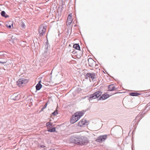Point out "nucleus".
I'll return each instance as SVG.
<instances>
[{
	"mask_svg": "<svg viewBox=\"0 0 150 150\" xmlns=\"http://www.w3.org/2000/svg\"><path fill=\"white\" fill-rule=\"evenodd\" d=\"M109 90L110 91H116L117 88H116L114 86L113 84L109 85L108 87Z\"/></svg>",
	"mask_w": 150,
	"mask_h": 150,
	"instance_id": "7",
	"label": "nucleus"
},
{
	"mask_svg": "<svg viewBox=\"0 0 150 150\" xmlns=\"http://www.w3.org/2000/svg\"><path fill=\"white\" fill-rule=\"evenodd\" d=\"M11 36H12V37H13V36H10V37H11Z\"/></svg>",
	"mask_w": 150,
	"mask_h": 150,
	"instance_id": "33",
	"label": "nucleus"
},
{
	"mask_svg": "<svg viewBox=\"0 0 150 150\" xmlns=\"http://www.w3.org/2000/svg\"><path fill=\"white\" fill-rule=\"evenodd\" d=\"M52 123H51L50 122H48L46 123V125L47 127V128H51L52 126Z\"/></svg>",
	"mask_w": 150,
	"mask_h": 150,
	"instance_id": "19",
	"label": "nucleus"
},
{
	"mask_svg": "<svg viewBox=\"0 0 150 150\" xmlns=\"http://www.w3.org/2000/svg\"><path fill=\"white\" fill-rule=\"evenodd\" d=\"M14 38H11V39H10V42H11V43H14L15 42L14 41Z\"/></svg>",
	"mask_w": 150,
	"mask_h": 150,
	"instance_id": "24",
	"label": "nucleus"
},
{
	"mask_svg": "<svg viewBox=\"0 0 150 150\" xmlns=\"http://www.w3.org/2000/svg\"><path fill=\"white\" fill-rule=\"evenodd\" d=\"M57 114L58 112L57 111H55L52 113V114L54 115H56Z\"/></svg>",
	"mask_w": 150,
	"mask_h": 150,
	"instance_id": "26",
	"label": "nucleus"
},
{
	"mask_svg": "<svg viewBox=\"0 0 150 150\" xmlns=\"http://www.w3.org/2000/svg\"><path fill=\"white\" fill-rule=\"evenodd\" d=\"M5 62H2L1 61H0V63H5Z\"/></svg>",
	"mask_w": 150,
	"mask_h": 150,
	"instance_id": "32",
	"label": "nucleus"
},
{
	"mask_svg": "<svg viewBox=\"0 0 150 150\" xmlns=\"http://www.w3.org/2000/svg\"><path fill=\"white\" fill-rule=\"evenodd\" d=\"M47 105V103H46L45 105L43 106V107L42 108L40 112L42 111H43L45 109Z\"/></svg>",
	"mask_w": 150,
	"mask_h": 150,
	"instance_id": "22",
	"label": "nucleus"
},
{
	"mask_svg": "<svg viewBox=\"0 0 150 150\" xmlns=\"http://www.w3.org/2000/svg\"><path fill=\"white\" fill-rule=\"evenodd\" d=\"M94 93L96 96H95L96 97V98H97L102 95V92L99 91Z\"/></svg>",
	"mask_w": 150,
	"mask_h": 150,
	"instance_id": "12",
	"label": "nucleus"
},
{
	"mask_svg": "<svg viewBox=\"0 0 150 150\" xmlns=\"http://www.w3.org/2000/svg\"><path fill=\"white\" fill-rule=\"evenodd\" d=\"M73 47L77 50H80V47L79 45L78 44H75L73 46Z\"/></svg>",
	"mask_w": 150,
	"mask_h": 150,
	"instance_id": "15",
	"label": "nucleus"
},
{
	"mask_svg": "<svg viewBox=\"0 0 150 150\" xmlns=\"http://www.w3.org/2000/svg\"><path fill=\"white\" fill-rule=\"evenodd\" d=\"M96 76V74L94 73H90V77L93 80L95 78Z\"/></svg>",
	"mask_w": 150,
	"mask_h": 150,
	"instance_id": "17",
	"label": "nucleus"
},
{
	"mask_svg": "<svg viewBox=\"0 0 150 150\" xmlns=\"http://www.w3.org/2000/svg\"><path fill=\"white\" fill-rule=\"evenodd\" d=\"M14 27L13 26V22H12V24L11 25H10V29H11L12 28H14Z\"/></svg>",
	"mask_w": 150,
	"mask_h": 150,
	"instance_id": "27",
	"label": "nucleus"
},
{
	"mask_svg": "<svg viewBox=\"0 0 150 150\" xmlns=\"http://www.w3.org/2000/svg\"><path fill=\"white\" fill-rule=\"evenodd\" d=\"M71 142L79 145H83L87 144L88 140L86 137L83 136H73L70 139Z\"/></svg>",
	"mask_w": 150,
	"mask_h": 150,
	"instance_id": "1",
	"label": "nucleus"
},
{
	"mask_svg": "<svg viewBox=\"0 0 150 150\" xmlns=\"http://www.w3.org/2000/svg\"><path fill=\"white\" fill-rule=\"evenodd\" d=\"M46 29L43 26H41L39 29V36L41 37L45 33Z\"/></svg>",
	"mask_w": 150,
	"mask_h": 150,
	"instance_id": "3",
	"label": "nucleus"
},
{
	"mask_svg": "<svg viewBox=\"0 0 150 150\" xmlns=\"http://www.w3.org/2000/svg\"><path fill=\"white\" fill-rule=\"evenodd\" d=\"M5 24H6V26L7 28H9V25L8 24H7V23H6Z\"/></svg>",
	"mask_w": 150,
	"mask_h": 150,
	"instance_id": "29",
	"label": "nucleus"
},
{
	"mask_svg": "<svg viewBox=\"0 0 150 150\" xmlns=\"http://www.w3.org/2000/svg\"><path fill=\"white\" fill-rule=\"evenodd\" d=\"M86 122V120L85 119H82L79 122V125L80 126H82V125H84L85 123Z\"/></svg>",
	"mask_w": 150,
	"mask_h": 150,
	"instance_id": "11",
	"label": "nucleus"
},
{
	"mask_svg": "<svg viewBox=\"0 0 150 150\" xmlns=\"http://www.w3.org/2000/svg\"><path fill=\"white\" fill-rule=\"evenodd\" d=\"M141 94L140 93L135 92H132L130 93L129 95L132 96H138Z\"/></svg>",
	"mask_w": 150,
	"mask_h": 150,
	"instance_id": "14",
	"label": "nucleus"
},
{
	"mask_svg": "<svg viewBox=\"0 0 150 150\" xmlns=\"http://www.w3.org/2000/svg\"><path fill=\"white\" fill-rule=\"evenodd\" d=\"M75 113V116H77L80 119L81 117L84 114V112L82 111H79Z\"/></svg>",
	"mask_w": 150,
	"mask_h": 150,
	"instance_id": "9",
	"label": "nucleus"
},
{
	"mask_svg": "<svg viewBox=\"0 0 150 150\" xmlns=\"http://www.w3.org/2000/svg\"><path fill=\"white\" fill-rule=\"evenodd\" d=\"M30 101H32L33 100L32 98H30Z\"/></svg>",
	"mask_w": 150,
	"mask_h": 150,
	"instance_id": "31",
	"label": "nucleus"
},
{
	"mask_svg": "<svg viewBox=\"0 0 150 150\" xmlns=\"http://www.w3.org/2000/svg\"><path fill=\"white\" fill-rule=\"evenodd\" d=\"M142 117V114L140 115H138L136 118V120H140Z\"/></svg>",
	"mask_w": 150,
	"mask_h": 150,
	"instance_id": "21",
	"label": "nucleus"
},
{
	"mask_svg": "<svg viewBox=\"0 0 150 150\" xmlns=\"http://www.w3.org/2000/svg\"><path fill=\"white\" fill-rule=\"evenodd\" d=\"M110 96L108 94H104L102 95L99 98V100H104L108 98Z\"/></svg>",
	"mask_w": 150,
	"mask_h": 150,
	"instance_id": "6",
	"label": "nucleus"
},
{
	"mask_svg": "<svg viewBox=\"0 0 150 150\" xmlns=\"http://www.w3.org/2000/svg\"><path fill=\"white\" fill-rule=\"evenodd\" d=\"M42 86V85L40 83V81L36 86L35 87L36 90H39L41 88Z\"/></svg>",
	"mask_w": 150,
	"mask_h": 150,
	"instance_id": "10",
	"label": "nucleus"
},
{
	"mask_svg": "<svg viewBox=\"0 0 150 150\" xmlns=\"http://www.w3.org/2000/svg\"><path fill=\"white\" fill-rule=\"evenodd\" d=\"M48 131L51 132H55L56 131V129L55 127H54L52 129H48Z\"/></svg>",
	"mask_w": 150,
	"mask_h": 150,
	"instance_id": "20",
	"label": "nucleus"
},
{
	"mask_svg": "<svg viewBox=\"0 0 150 150\" xmlns=\"http://www.w3.org/2000/svg\"><path fill=\"white\" fill-rule=\"evenodd\" d=\"M79 119V118L77 116H75L74 113L70 119V122L71 124H73L77 122Z\"/></svg>",
	"mask_w": 150,
	"mask_h": 150,
	"instance_id": "5",
	"label": "nucleus"
},
{
	"mask_svg": "<svg viewBox=\"0 0 150 150\" xmlns=\"http://www.w3.org/2000/svg\"><path fill=\"white\" fill-rule=\"evenodd\" d=\"M88 61L89 62V61L93 62L94 60L91 58L89 59L88 60Z\"/></svg>",
	"mask_w": 150,
	"mask_h": 150,
	"instance_id": "28",
	"label": "nucleus"
},
{
	"mask_svg": "<svg viewBox=\"0 0 150 150\" xmlns=\"http://www.w3.org/2000/svg\"><path fill=\"white\" fill-rule=\"evenodd\" d=\"M90 78V73H88L86 75V78L88 79Z\"/></svg>",
	"mask_w": 150,
	"mask_h": 150,
	"instance_id": "23",
	"label": "nucleus"
},
{
	"mask_svg": "<svg viewBox=\"0 0 150 150\" xmlns=\"http://www.w3.org/2000/svg\"><path fill=\"white\" fill-rule=\"evenodd\" d=\"M1 15L2 16L5 17V18H7L9 16L8 15L6 14L5 12L4 11H3L1 12Z\"/></svg>",
	"mask_w": 150,
	"mask_h": 150,
	"instance_id": "18",
	"label": "nucleus"
},
{
	"mask_svg": "<svg viewBox=\"0 0 150 150\" xmlns=\"http://www.w3.org/2000/svg\"><path fill=\"white\" fill-rule=\"evenodd\" d=\"M28 82V80L24 78L19 79L17 81V84L19 87L23 86Z\"/></svg>",
	"mask_w": 150,
	"mask_h": 150,
	"instance_id": "2",
	"label": "nucleus"
},
{
	"mask_svg": "<svg viewBox=\"0 0 150 150\" xmlns=\"http://www.w3.org/2000/svg\"><path fill=\"white\" fill-rule=\"evenodd\" d=\"M71 16L70 14L69 15L67 21V23L69 25H70L71 23L72 22V20H71Z\"/></svg>",
	"mask_w": 150,
	"mask_h": 150,
	"instance_id": "13",
	"label": "nucleus"
},
{
	"mask_svg": "<svg viewBox=\"0 0 150 150\" xmlns=\"http://www.w3.org/2000/svg\"><path fill=\"white\" fill-rule=\"evenodd\" d=\"M21 27L22 28H25V25L24 22H22L21 25Z\"/></svg>",
	"mask_w": 150,
	"mask_h": 150,
	"instance_id": "25",
	"label": "nucleus"
},
{
	"mask_svg": "<svg viewBox=\"0 0 150 150\" xmlns=\"http://www.w3.org/2000/svg\"><path fill=\"white\" fill-rule=\"evenodd\" d=\"M132 150H133V149H132Z\"/></svg>",
	"mask_w": 150,
	"mask_h": 150,
	"instance_id": "35",
	"label": "nucleus"
},
{
	"mask_svg": "<svg viewBox=\"0 0 150 150\" xmlns=\"http://www.w3.org/2000/svg\"><path fill=\"white\" fill-rule=\"evenodd\" d=\"M49 150H52V149H50Z\"/></svg>",
	"mask_w": 150,
	"mask_h": 150,
	"instance_id": "34",
	"label": "nucleus"
},
{
	"mask_svg": "<svg viewBox=\"0 0 150 150\" xmlns=\"http://www.w3.org/2000/svg\"><path fill=\"white\" fill-rule=\"evenodd\" d=\"M17 93H15L11 96V99L14 100H16L18 99Z\"/></svg>",
	"mask_w": 150,
	"mask_h": 150,
	"instance_id": "8",
	"label": "nucleus"
},
{
	"mask_svg": "<svg viewBox=\"0 0 150 150\" xmlns=\"http://www.w3.org/2000/svg\"><path fill=\"white\" fill-rule=\"evenodd\" d=\"M107 137V135H100L96 139V141L99 142H102L104 141Z\"/></svg>",
	"mask_w": 150,
	"mask_h": 150,
	"instance_id": "4",
	"label": "nucleus"
},
{
	"mask_svg": "<svg viewBox=\"0 0 150 150\" xmlns=\"http://www.w3.org/2000/svg\"><path fill=\"white\" fill-rule=\"evenodd\" d=\"M40 148H43V147H45V146L44 145H42L40 146Z\"/></svg>",
	"mask_w": 150,
	"mask_h": 150,
	"instance_id": "30",
	"label": "nucleus"
},
{
	"mask_svg": "<svg viewBox=\"0 0 150 150\" xmlns=\"http://www.w3.org/2000/svg\"><path fill=\"white\" fill-rule=\"evenodd\" d=\"M95 96H96L94 93L93 94H91L89 98V100H90L96 98Z\"/></svg>",
	"mask_w": 150,
	"mask_h": 150,
	"instance_id": "16",
	"label": "nucleus"
}]
</instances>
